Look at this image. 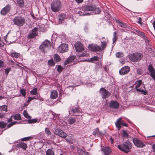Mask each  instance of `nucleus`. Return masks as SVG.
<instances>
[{
	"mask_svg": "<svg viewBox=\"0 0 155 155\" xmlns=\"http://www.w3.org/2000/svg\"><path fill=\"white\" fill-rule=\"evenodd\" d=\"M95 44H91L88 45V48L89 50L91 51H94Z\"/></svg>",
	"mask_w": 155,
	"mask_h": 155,
	"instance_id": "ea45409f",
	"label": "nucleus"
},
{
	"mask_svg": "<svg viewBox=\"0 0 155 155\" xmlns=\"http://www.w3.org/2000/svg\"><path fill=\"white\" fill-rule=\"evenodd\" d=\"M89 55V54L86 52H84L80 54H78L77 55L79 58L86 57H87Z\"/></svg>",
	"mask_w": 155,
	"mask_h": 155,
	"instance_id": "7c9ffc66",
	"label": "nucleus"
},
{
	"mask_svg": "<svg viewBox=\"0 0 155 155\" xmlns=\"http://www.w3.org/2000/svg\"><path fill=\"white\" fill-rule=\"evenodd\" d=\"M66 141L69 143H71V138L70 136H67L65 138H64Z\"/></svg>",
	"mask_w": 155,
	"mask_h": 155,
	"instance_id": "3c124183",
	"label": "nucleus"
},
{
	"mask_svg": "<svg viewBox=\"0 0 155 155\" xmlns=\"http://www.w3.org/2000/svg\"><path fill=\"white\" fill-rule=\"evenodd\" d=\"M13 118L15 120H20L21 119L19 114H17L13 116Z\"/></svg>",
	"mask_w": 155,
	"mask_h": 155,
	"instance_id": "c9c22d12",
	"label": "nucleus"
},
{
	"mask_svg": "<svg viewBox=\"0 0 155 155\" xmlns=\"http://www.w3.org/2000/svg\"><path fill=\"white\" fill-rule=\"evenodd\" d=\"M46 155H55L54 151L51 149H48L46 152Z\"/></svg>",
	"mask_w": 155,
	"mask_h": 155,
	"instance_id": "2f4dec72",
	"label": "nucleus"
},
{
	"mask_svg": "<svg viewBox=\"0 0 155 155\" xmlns=\"http://www.w3.org/2000/svg\"><path fill=\"white\" fill-rule=\"evenodd\" d=\"M123 54L121 52H118L116 53V56L117 58H120L123 56Z\"/></svg>",
	"mask_w": 155,
	"mask_h": 155,
	"instance_id": "603ef678",
	"label": "nucleus"
},
{
	"mask_svg": "<svg viewBox=\"0 0 155 155\" xmlns=\"http://www.w3.org/2000/svg\"><path fill=\"white\" fill-rule=\"evenodd\" d=\"M101 50H104L105 48L106 47L107 44L106 41H101Z\"/></svg>",
	"mask_w": 155,
	"mask_h": 155,
	"instance_id": "a19ab883",
	"label": "nucleus"
},
{
	"mask_svg": "<svg viewBox=\"0 0 155 155\" xmlns=\"http://www.w3.org/2000/svg\"><path fill=\"white\" fill-rule=\"evenodd\" d=\"M74 59V56H71L70 58H67L66 61L64 62V65L66 66L69 64Z\"/></svg>",
	"mask_w": 155,
	"mask_h": 155,
	"instance_id": "393cba45",
	"label": "nucleus"
},
{
	"mask_svg": "<svg viewBox=\"0 0 155 155\" xmlns=\"http://www.w3.org/2000/svg\"><path fill=\"white\" fill-rule=\"evenodd\" d=\"M45 132L48 135H49L51 134V132L48 128H46L45 129Z\"/></svg>",
	"mask_w": 155,
	"mask_h": 155,
	"instance_id": "6e6d98bb",
	"label": "nucleus"
},
{
	"mask_svg": "<svg viewBox=\"0 0 155 155\" xmlns=\"http://www.w3.org/2000/svg\"><path fill=\"white\" fill-rule=\"evenodd\" d=\"M148 70L150 76L155 81V69L151 64H150L148 66Z\"/></svg>",
	"mask_w": 155,
	"mask_h": 155,
	"instance_id": "ddd939ff",
	"label": "nucleus"
},
{
	"mask_svg": "<svg viewBox=\"0 0 155 155\" xmlns=\"http://www.w3.org/2000/svg\"><path fill=\"white\" fill-rule=\"evenodd\" d=\"M48 64L49 66H54L55 64V63L53 59L49 60L48 62Z\"/></svg>",
	"mask_w": 155,
	"mask_h": 155,
	"instance_id": "f704fd0d",
	"label": "nucleus"
},
{
	"mask_svg": "<svg viewBox=\"0 0 155 155\" xmlns=\"http://www.w3.org/2000/svg\"><path fill=\"white\" fill-rule=\"evenodd\" d=\"M37 88H34L31 91L30 93L32 95H35L37 94Z\"/></svg>",
	"mask_w": 155,
	"mask_h": 155,
	"instance_id": "de8ad7c7",
	"label": "nucleus"
},
{
	"mask_svg": "<svg viewBox=\"0 0 155 155\" xmlns=\"http://www.w3.org/2000/svg\"><path fill=\"white\" fill-rule=\"evenodd\" d=\"M135 31L138 33V34L139 35H140V36L143 38V39L145 40L146 42H147V41H148V40L147 39V37L145 36V34L144 33L138 30H135Z\"/></svg>",
	"mask_w": 155,
	"mask_h": 155,
	"instance_id": "4be33fe9",
	"label": "nucleus"
},
{
	"mask_svg": "<svg viewBox=\"0 0 155 155\" xmlns=\"http://www.w3.org/2000/svg\"><path fill=\"white\" fill-rule=\"evenodd\" d=\"M134 144L139 148H143L145 146L140 140L137 138H134L133 140Z\"/></svg>",
	"mask_w": 155,
	"mask_h": 155,
	"instance_id": "9b49d317",
	"label": "nucleus"
},
{
	"mask_svg": "<svg viewBox=\"0 0 155 155\" xmlns=\"http://www.w3.org/2000/svg\"><path fill=\"white\" fill-rule=\"evenodd\" d=\"M16 5L20 7H23L24 6L23 0H17Z\"/></svg>",
	"mask_w": 155,
	"mask_h": 155,
	"instance_id": "c85d7f7f",
	"label": "nucleus"
},
{
	"mask_svg": "<svg viewBox=\"0 0 155 155\" xmlns=\"http://www.w3.org/2000/svg\"><path fill=\"white\" fill-rule=\"evenodd\" d=\"M13 125L12 124V123H11L10 124H8L7 126V127L8 128H9L12 126Z\"/></svg>",
	"mask_w": 155,
	"mask_h": 155,
	"instance_id": "0e129e2a",
	"label": "nucleus"
},
{
	"mask_svg": "<svg viewBox=\"0 0 155 155\" xmlns=\"http://www.w3.org/2000/svg\"><path fill=\"white\" fill-rule=\"evenodd\" d=\"M0 110L3 111H7V106L6 105H3L0 106Z\"/></svg>",
	"mask_w": 155,
	"mask_h": 155,
	"instance_id": "c03bdc74",
	"label": "nucleus"
},
{
	"mask_svg": "<svg viewBox=\"0 0 155 155\" xmlns=\"http://www.w3.org/2000/svg\"><path fill=\"white\" fill-rule=\"evenodd\" d=\"M23 115L27 118L31 119V117L29 115L26 110H24L23 111Z\"/></svg>",
	"mask_w": 155,
	"mask_h": 155,
	"instance_id": "37998d69",
	"label": "nucleus"
},
{
	"mask_svg": "<svg viewBox=\"0 0 155 155\" xmlns=\"http://www.w3.org/2000/svg\"><path fill=\"white\" fill-rule=\"evenodd\" d=\"M11 9V5L8 4L2 9L0 13L2 15H5L10 12Z\"/></svg>",
	"mask_w": 155,
	"mask_h": 155,
	"instance_id": "f8f14e48",
	"label": "nucleus"
},
{
	"mask_svg": "<svg viewBox=\"0 0 155 155\" xmlns=\"http://www.w3.org/2000/svg\"><path fill=\"white\" fill-rule=\"evenodd\" d=\"M152 147L154 152H155V143L153 145Z\"/></svg>",
	"mask_w": 155,
	"mask_h": 155,
	"instance_id": "774afa93",
	"label": "nucleus"
},
{
	"mask_svg": "<svg viewBox=\"0 0 155 155\" xmlns=\"http://www.w3.org/2000/svg\"><path fill=\"white\" fill-rule=\"evenodd\" d=\"M51 46V42L47 40H46L39 46V48L44 53L49 50Z\"/></svg>",
	"mask_w": 155,
	"mask_h": 155,
	"instance_id": "20e7f679",
	"label": "nucleus"
},
{
	"mask_svg": "<svg viewBox=\"0 0 155 155\" xmlns=\"http://www.w3.org/2000/svg\"><path fill=\"white\" fill-rule=\"evenodd\" d=\"M54 59L56 62H58L61 60V58L60 56L57 54H55L54 55Z\"/></svg>",
	"mask_w": 155,
	"mask_h": 155,
	"instance_id": "72a5a7b5",
	"label": "nucleus"
},
{
	"mask_svg": "<svg viewBox=\"0 0 155 155\" xmlns=\"http://www.w3.org/2000/svg\"><path fill=\"white\" fill-rule=\"evenodd\" d=\"M99 57L97 56H95L94 57L90 58V59H89L88 60H86L90 62H91L94 63V61H97L99 59Z\"/></svg>",
	"mask_w": 155,
	"mask_h": 155,
	"instance_id": "473e14b6",
	"label": "nucleus"
},
{
	"mask_svg": "<svg viewBox=\"0 0 155 155\" xmlns=\"http://www.w3.org/2000/svg\"><path fill=\"white\" fill-rule=\"evenodd\" d=\"M76 2L78 3H80L82 2L83 0H75Z\"/></svg>",
	"mask_w": 155,
	"mask_h": 155,
	"instance_id": "69168bd1",
	"label": "nucleus"
},
{
	"mask_svg": "<svg viewBox=\"0 0 155 155\" xmlns=\"http://www.w3.org/2000/svg\"><path fill=\"white\" fill-rule=\"evenodd\" d=\"M17 146L22 148L24 150H26L27 147L26 144L24 142L18 143L17 144Z\"/></svg>",
	"mask_w": 155,
	"mask_h": 155,
	"instance_id": "bb28decb",
	"label": "nucleus"
},
{
	"mask_svg": "<svg viewBox=\"0 0 155 155\" xmlns=\"http://www.w3.org/2000/svg\"><path fill=\"white\" fill-rule=\"evenodd\" d=\"M58 96V93L56 90H53L51 91L50 94V98L51 99H55Z\"/></svg>",
	"mask_w": 155,
	"mask_h": 155,
	"instance_id": "412c9836",
	"label": "nucleus"
},
{
	"mask_svg": "<svg viewBox=\"0 0 155 155\" xmlns=\"http://www.w3.org/2000/svg\"><path fill=\"white\" fill-rule=\"evenodd\" d=\"M4 63L2 60H0V68L3 67L4 66Z\"/></svg>",
	"mask_w": 155,
	"mask_h": 155,
	"instance_id": "13d9d810",
	"label": "nucleus"
},
{
	"mask_svg": "<svg viewBox=\"0 0 155 155\" xmlns=\"http://www.w3.org/2000/svg\"><path fill=\"white\" fill-rule=\"evenodd\" d=\"M143 72L142 69L141 68H138L137 70V73L139 75H141Z\"/></svg>",
	"mask_w": 155,
	"mask_h": 155,
	"instance_id": "864d4df0",
	"label": "nucleus"
},
{
	"mask_svg": "<svg viewBox=\"0 0 155 155\" xmlns=\"http://www.w3.org/2000/svg\"><path fill=\"white\" fill-rule=\"evenodd\" d=\"M13 21L15 25L21 27L25 24V19L24 18L20 15H18L14 18Z\"/></svg>",
	"mask_w": 155,
	"mask_h": 155,
	"instance_id": "39448f33",
	"label": "nucleus"
},
{
	"mask_svg": "<svg viewBox=\"0 0 155 155\" xmlns=\"http://www.w3.org/2000/svg\"><path fill=\"white\" fill-rule=\"evenodd\" d=\"M116 22L118 23L119 26H120L121 27L123 28H127L129 29L130 30L132 29V30H134L131 27L127 25L126 24L122 22L119 21V20H116Z\"/></svg>",
	"mask_w": 155,
	"mask_h": 155,
	"instance_id": "6ab92c4d",
	"label": "nucleus"
},
{
	"mask_svg": "<svg viewBox=\"0 0 155 155\" xmlns=\"http://www.w3.org/2000/svg\"><path fill=\"white\" fill-rule=\"evenodd\" d=\"M117 33L116 31H115L113 33V36L112 38L113 40V43L114 44L115 42L117 39Z\"/></svg>",
	"mask_w": 155,
	"mask_h": 155,
	"instance_id": "4c0bfd02",
	"label": "nucleus"
},
{
	"mask_svg": "<svg viewBox=\"0 0 155 155\" xmlns=\"http://www.w3.org/2000/svg\"><path fill=\"white\" fill-rule=\"evenodd\" d=\"M142 54L139 53H133L129 56V59L132 61L137 62L141 60Z\"/></svg>",
	"mask_w": 155,
	"mask_h": 155,
	"instance_id": "0eeeda50",
	"label": "nucleus"
},
{
	"mask_svg": "<svg viewBox=\"0 0 155 155\" xmlns=\"http://www.w3.org/2000/svg\"><path fill=\"white\" fill-rule=\"evenodd\" d=\"M7 125V123L4 121L0 122V128H4Z\"/></svg>",
	"mask_w": 155,
	"mask_h": 155,
	"instance_id": "49530a36",
	"label": "nucleus"
},
{
	"mask_svg": "<svg viewBox=\"0 0 155 155\" xmlns=\"http://www.w3.org/2000/svg\"><path fill=\"white\" fill-rule=\"evenodd\" d=\"M101 50V48L100 46L95 45L94 48V52L97 51H100Z\"/></svg>",
	"mask_w": 155,
	"mask_h": 155,
	"instance_id": "a18cd8bd",
	"label": "nucleus"
},
{
	"mask_svg": "<svg viewBox=\"0 0 155 155\" xmlns=\"http://www.w3.org/2000/svg\"><path fill=\"white\" fill-rule=\"evenodd\" d=\"M122 119L121 117L118 118L115 123L116 126L117 127L118 130H119L121 127V120Z\"/></svg>",
	"mask_w": 155,
	"mask_h": 155,
	"instance_id": "aec40b11",
	"label": "nucleus"
},
{
	"mask_svg": "<svg viewBox=\"0 0 155 155\" xmlns=\"http://www.w3.org/2000/svg\"><path fill=\"white\" fill-rule=\"evenodd\" d=\"M10 71V69L8 68H6L5 69V74L8 75Z\"/></svg>",
	"mask_w": 155,
	"mask_h": 155,
	"instance_id": "052dcab7",
	"label": "nucleus"
},
{
	"mask_svg": "<svg viewBox=\"0 0 155 155\" xmlns=\"http://www.w3.org/2000/svg\"><path fill=\"white\" fill-rule=\"evenodd\" d=\"M142 83V81L141 80H139L138 81V82L136 84L135 88L137 89L138 87H139L140 85Z\"/></svg>",
	"mask_w": 155,
	"mask_h": 155,
	"instance_id": "8fccbe9b",
	"label": "nucleus"
},
{
	"mask_svg": "<svg viewBox=\"0 0 155 155\" xmlns=\"http://www.w3.org/2000/svg\"><path fill=\"white\" fill-rule=\"evenodd\" d=\"M51 9L52 11L56 12L59 11L61 8V2L59 0H53L51 4Z\"/></svg>",
	"mask_w": 155,
	"mask_h": 155,
	"instance_id": "7ed1b4c3",
	"label": "nucleus"
},
{
	"mask_svg": "<svg viewBox=\"0 0 155 155\" xmlns=\"http://www.w3.org/2000/svg\"><path fill=\"white\" fill-rule=\"evenodd\" d=\"M137 23L141 25L143 24L142 22L141 21V18H139V19L138 21L137 22Z\"/></svg>",
	"mask_w": 155,
	"mask_h": 155,
	"instance_id": "e2e57ef3",
	"label": "nucleus"
},
{
	"mask_svg": "<svg viewBox=\"0 0 155 155\" xmlns=\"http://www.w3.org/2000/svg\"><path fill=\"white\" fill-rule=\"evenodd\" d=\"M73 150H76L77 151L76 152L79 155H88V153L86 151H84L82 149L78 148V147H74L73 149Z\"/></svg>",
	"mask_w": 155,
	"mask_h": 155,
	"instance_id": "2eb2a0df",
	"label": "nucleus"
},
{
	"mask_svg": "<svg viewBox=\"0 0 155 155\" xmlns=\"http://www.w3.org/2000/svg\"><path fill=\"white\" fill-rule=\"evenodd\" d=\"M68 44H62L58 48V51L60 53H64L67 51L68 49Z\"/></svg>",
	"mask_w": 155,
	"mask_h": 155,
	"instance_id": "9d476101",
	"label": "nucleus"
},
{
	"mask_svg": "<svg viewBox=\"0 0 155 155\" xmlns=\"http://www.w3.org/2000/svg\"><path fill=\"white\" fill-rule=\"evenodd\" d=\"M122 132V137L123 138H128L129 137V134L127 133L126 131L123 130Z\"/></svg>",
	"mask_w": 155,
	"mask_h": 155,
	"instance_id": "e433bc0d",
	"label": "nucleus"
},
{
	"mask_svg": "<svg viewBox=\"0 0 155 155\" xmlns=\"http://www.w3.org/2000/svg\"><path fill=\"white\" fill-rule=\"evenodd\" d=\"M119 107V103L116 101H112L110 102L109 107L110 108L118 109Z\"/></svg>",
	"mask_w": 155,
	"mask_h": 155,
	"instance_id": "a211bd4d",
	"label": "nucleus"
},
{
	"mask_svg": "<svg viewBox=\"0 0 155 155\" xmlns=\"http://www.w3.org/2000/svg\"><path fill=\"white\" fill-rule=\"evenodd\" d=\"M31 100V97H29L28 98V100L27 101V103H29L30 102Z\"/></svg>",
	"mask_w": 155,
	"mask_h": 155,
	"instance_id": "338daca9",
	"label": "nucleus"
},
{
	"mask_svg": "<svg viewBox=\"0 0 155 155\" xmlns=\"http://www.w3.org/2000/svg\"><path fill=\"white\" fill-rule=\"evenodd\" d=\"M130 68L128 66H124L119 70V73L121 75H124L127 74L129 71Z\"/></svg>",
	"mask_w": 155,
	"mask_h": 155,
	"instance_id": "dca6fc26",
	"label": "nucleus"
},
{
	"mask_svg": "<svg viewBox=\"0 0 155 155\" xmlns=\"http://www.w3.org/2000/svg\"><path fill=\"white\" fill-rule=\"evenodd\" d=\"M102 97L105 99L109 97L111 95V93L104 87L101 88L99 91Z\"/></svg>",
	"mask_w": 155,
	"mask_h": 155,
	"instance_id": "6e6552de",
	"label": "nucleus"
},
{
	"mask_svg": "<svg viewBox=\"0 0 155 155\" xmlns=\"http://www.w3.org/2000/svg\"><path fill=\"white\" fill-rule=\"evenodd\" d=\"M66 17V15L63 14H61L58 15V22L59 24L62 22V21Z\"/></svg>",
	"mask_w": 155,
	"mask_h": 155,
	"instance_id": "a878e982",
	"label": "nucleus"
},
{
	"mask_svg": "<svg viewBox=\"0 0 155 155\" xmlns=\"http://www.w3.org/2000/svg\"><path fill=\"white\" fill-rule=\"evenodd\" d=\"M101 149L105 155H108L111 152L110 150L107 147H102Z\"/></svg>",
	"mask_w": 155,
	"mask_h": 155,
	"instance_id": "5701e85b",
	"label": "nucleus"
},
{
	"mask_svg": "<svg viewBox=\"0 0 155 155\" xmlns=\"http://www.w3.org/2000/svg\"><path fill=\"white\" fill-rule=\"evenodd\" d=\"M31 137H25L24 138H23L21 139L22 141H27L29 140L30 139Z\"/></svg>",
	"mask_w": 155,
	"mask_h": 155,
	"instance_id": "4d7b16f0",
	"label": "nucleus"
},
{
	"mask_svg": "<svg viewBox=\"0 0 155 155\" xmlns=\"http://www.w3.org/2000/svg\"><path fill=\"white\" fill-rule=\"evenodd\" d=\"M11 56L17 58L20 56V54L18 53L14 52L11 54Z\"/></svg>",
	"mask_w": 155,
	"mask_h": 155,
	"instance_id": "58836bf2",
	"label": "nucleus"
},
{
	"mask_svg": "<svg viewBox=\"0 0 155 155\" xmlns=\"http://www.w3.org/2000/svg\"><path fill=\"white\" fill-rule=\"evenodd\" d=\"M13 116L12 115L10 117L9 119H8V122H10L12 121Z\"/></svg>",
	"mask_w": 155,
	"mask_h": 155,
	"instance_id": "680f3d73",
	"label": "nucleus"
},
{
	"mask_svg": "<svg viewBox=\"0 0 155 155\" xmlns=\"http://www.w3.org/2000/svg\"><path fill=\"white\" fill-rule=\"evenodd\" d=\"M109 141L110 142L111 144H113L114 143V139L111 137H110L109 139Z\"/></svg>",
	"mask_w": 155,
	"mask_h": 155,
	"instance_id": "bf43d9fd",
	"label": "nucleus"
},
{
	"mask_svg": "<svg viewBox=\"0 0 155 155\" xmlns=\"http://www.w3.org/2000/svg\"><path fill=\"white\" fill-rule=\"evenodd\" d=\"M76 121V118L74 117H70L68 120V122L70 124H73Z\"/></svg>",
	"mask_w": 155,
	"mask_h": 155,
	"instance_id": "cd10ccee",
	"label": "nucleus"
},
{
	"mask_svg": "<svg viewBox=\"0 0 155 155\" xmlns=\"http://www.w3.org/2000/svg\"><path fill=\"white\" fill-rule=\"evenodd\" d=\"M137 91L141 93L142 94L145 95L147 94V92L146 91L144 87H143V88H137L136 89Z\"/></svg>",
	"mask_w": 155,
	"mask_h": 155,
	"instance_id": "c756f323",
	"label": "nucleus"
},
{
	"mask_svg": "<svg viewBox=\"0 0 155 155\" xmlns=\"http://www.w3.org/2000/svg\"><path fill=\"white\" fill-rule=\"evenodd\" d=\"M64 68L61 65H58L57 68V71L59 73L61 72L63 70Z\"/></svg>",
	"mask_w": 155,
	"mask_h": 155,
	"instance_id": "09e8293b",
	"label": "nucleus"
},
{
	"mask_svg": "<svg viewBox=\"0 0 155 155\" xmlns=\"http://www.w3.org/2000/svg\"><path fill=\"white\" fill-rule=\"evenodd\" d=\"M92 134L93 135H97L98 136H101L103 134L101 132L99 131L98 127L96 129L94 130Z\"/></svg>",
	"mask_w": 155,
	"mask_h": 155,
	"instance_id": "b1692460",
	"label": "nucleus"
},
{
	"mask_svg": "<svg viewBox=\"0 0 155 155\" xmlns=\"http://www.w3.org/2000/svg\"><path fill=\"white\" fill-rule=\"evenodd\" d=\"M132 147V144L129 141L124 143L122 144L118 145L117 146L120 150L126 153H127L130 151V149Z\"/></svg>",
	"mask_w": 155,
	"mask_h": 155,
	"instance_id": "f03ea898",
	"label": "nucleus"
},
{
	"mask_svg": "<svg viewBox=\"0 0 155 155\" xmlns=\"http://www.w3.org/2000/svg\"><path fill=\"white\" fill-rule=\"evenodd\" d=\"M69 111L70 114L72 115L77 116L80 115L82 113L81 109L79 107H69Z\"/></svg>",
	"mask_w": 155,
	"mask_h": 155,
	"instance_id": "423d86ee",
	"label": "nucleus"
},
{
	"mask_svg": "<svg viewBox=\"0 0 155 155\" xmlns=\"http://www.w3.org/2000/svg\"><path fill=\"white\" fill-rule=\"evenodd\" d=\"M38 28L36 27L32 29L28 35V38H34L38 35Z\"/></svg>",
	"mask_w": 155,
	"mask_h": 155,
	"instance_id": "4468645a",
	"label": "nucleus"
},
{
	"mask_svg": "<svg viewBox=\"0 0 155 155\" xmlns=\"http://www.w3.org/2000/svg\"><path fill=\"white\" fill-rule=\"evenodd\" d=\"M75 48L78 52H81L84 50V48L82 44L80 42L76 43L74 45Z\"/></svg>",
	"mask_w": 155,
	"mask_h": 155,
	"instance_id": "f3484780",
	"label": "nucleus"
},
{
	"mask_svg": "<svg viewBox=\"0 0 155 155\" xmlns=\"http://www.w3.org/2000/svg\"><path fill=\"white\" fill-rule=\"evenodd\" d=\"M20 93L23 96L25 97L26 95V92L25 90L23 89H21L20 90Z\"/></svg>",
	"mask_w": 155,
	"mask_h": 155,
	"instance_id": "5fc2aeb1",
	"label": "nucleus"
},
{
	"mask_svg": "<svg viewBox=\"0 0 155 155\" xmlns=\"http://www.w3.org/2000/svg\"><path fill=\"white\" fill-rule=\"evenodd\" d=\"M55 134L59 136L60 137L63 138H65L67 136L66 133L64 132L61 129L57 128L56 129L54 132Z\"/></svg>",
	"mask_w": 155,
	"mask_h": 155,
	"instance_id": "1a4fd4ad",
	"label": "nucleus"
},
{
	"mask_svg": "<svg viewBox=\"0 0 155 155\" xmlns=\"http://www.w3.org/2000/svg\"><path fill=\"white\" fill-rule=\"evenodd\" d=\"M87 11H93V13L94 14H99L101 12V10L99 7H96L94 5H85L81 11L78 12V13L82 16L90 15L87 12Z\"/></svg>",
	"mask_w": 155,
	"mask_h": 155,
	"instance_id": "f257e3e1",
	"label": "nucleus"
},
{
	"mask_svg": "<svg viewBox=\"0 0 155 155\" xmlns=\"http://www.w3.org/2000/svg\"><path fill=\"white\" fill-rule=\"evenodd\" d=\"M38 119L37 118H35L32 119H28V123L29 124L34 123L38 122Z\"/></svg>",
	"mask_w": 155,
	"mask_h": 155,
	"instance_id": "79ce46f5",
	"label": "nucleus"
}]
</instances>
